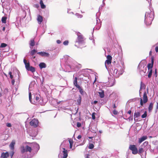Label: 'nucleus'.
I'll list each match as a JSON object with an SVG mask.
<instances>
[{
	"instance_id": "39",
	"label": "nucleus",
	"mask_w": 158,
	"mask_h": 158,
	"mask_svg": "<svg viewBox=\"0 0 158 158\" xmlns=\"http://www.w3.org/2000/svg\"><path fill=\"white\" fill-rule=\"evenodd\" d=\"M113 114L114 115H117L118 113V111L116 110H113Z\"/></svg>"
},
{
	"instance_id": "50",
	"label": "nucleus",
	"mask_w": 158,
	"mask_h": 158,
	"mask_svg": "<svg viewBox=\"0 0 158 158\" xmlns=\"http://www.w3.org/2000/svg\"><path fill=\"white\" fill-rule=\"evenodd\" d=\"M151 61H152V64H153V63H154V58L153 57H152L151 59Z\"/></svg>"
},
{
	"instance_id": "38",
	"label": "nucleus",
	"mask_w": 158,
	"mask_h": 158,
	"mask_svg": "<svg viewBox=\"0 0 158 158\" xmlns=\"http://www.w3.org/2000/svg\"><path fill=\"white\" fill-rule=\"evenodd\" d=\"M107 60H111L112 59V57L111 56L108 55L107 56Z\"/></svg>"
},
{
	"instance_id": "2",
	"label": "nucleus",
	"mask_w": 158,
	"mask_h": 158,
	"mask_svg": "<svg viewBox=\"0 0 158 158\" xmlns=\"http://www.w3.org/2000/svg\"><path fill=\"white\" fill-rule=\"evenodd\" d=\"M147 92H145L143 94V100L142 98H140V105L141 106H143V103H146L148 101V98L147 95V94L148 93V89H147Z\"/></svg>"
},
{
	"instance_id": "22",
	"label": "nucleus",
	"mask_w": 158,
	"mask_h": 158,
	"mask_svg": "<svg viewBox=\"0 0 158 158\" xmlns=\"http://www.w3.org/2000/svg\"><path fill=\"white\" fill-rule=\"evenodd\" d=\"M7 19V17L6 16L3 17L2 18V23H6V20Z\"/></svg>"
},
{
	"instance_id": "45",
	"label": "nucleus",
	"mask_w": 158,
	"mask_h": 158,
	"mask_svg": "<svg viewBox=\"0 0 158 158\" xmlns=\"http://www.w3.org/2000/svg\"><path fill=\"white\" fill-rule=\"evenodd\" d=\"M79 91H80V93L81 94H82L83 92V90L82 89H81H81H79Z\"/></svg>"
},
{
	"instance_id": "33",
	"label": "nucleus",
	"mask_w": 158,
	"mask_h": 158,
	"mask_svg": "<svg viewBox=\"0 0 158 158\" xmlns=\"http://www.w3.org/2000/svg\"><path fill=\"white\" fill-rule=\"evenodd\" d=\"M73 84L74 85H77V77H75L74 80L73 81Z\"/></svg>"
},
{
	"instance_id": "6",
	"label": "nucleus",
	"mask_w": 158,
	"mask_h": 158,
	"mask_svg": "<svg viewBox=\"0 0 158 158\" xmlns=\"http://www.w3.org/2000/svg\"><path fill=\"white\" fill-rule=\"evenodd\" d=\"M77 42L79 43H82L84 40V38L83 36L80 33L77 34Z\"/></svg>"
},
{
	"instance_id": "56",
	"label": "nucleus",
	"mask_w": 158,
	"mask_h": 158,
	"mask_svg": "<svg viewBox=\"0 0 158 158\" xmlns=\"http://www.w3.org/2000/svg\"><path fill=\"white\" fill-rule=\"evenodd\" d=\"M131 110H129L127 112V113L129 114H131Z\"/></svg>"
},
{
	"instance_id": "17",
	"label": "nucleus",
	"mask_w": 158,
	"mask_h": 158,
	"mask_svg": "<svg viewBox=\"0 0 158 158\" xmlns=\"http://www.w3.org/2000/svg\"><path fill=\"white\" fill-rule=\"evenodd\" d=\"M144 148L143 147H140L139 148L138 150V153L139 154H140L143 153L144 152V150H143V148Z\"/></svg>"
},
{
	"instance_id": "52",
	"label": "nucleus",
	"mask_w": 158,
	"mask_h": 158,
	"mask_svg": "<svg viewBox=\"0 0 158 158\" xmlns=\"http://www.w3.org/2000/svg\"><path fill=\"white\" fill-rule=\"evenodd\" d=\"M89 154H87L86 155L85 158H89Z\"/></svg>"
},
{
	"instance_id": "20",
	"label": "nucleus",
	"mask_w": 158,
	"mask_h": 158,
	"mask_svg": "<svg viewBox=\"0 0 158 158\" xmlns=\"http://www.w3.org/2000/svg\"><path fill=\"white\" fill-rule=\"evenodd\" d=\"M40 5L42 9L45 8L46 6L44 4L43 1L42 0H40Z\"/></svg>"
},
{
	"instance_id": "9",
	"label": "nucleus",
	"mask_w": 158,
	"mask_h": 158,
	"mask_svg": "<svg viewBox=\"0 0 158 158\" xmlns=\"http://www.w3.org/2000/svg\"><path fill=\"white\" fill-rule=\"evenodd\" d=\"M63 158H66L68 156V151L67 150H66L65 148H63Z\"/></svg>"
},
{
	"instance_id": "19",
	"label": "nucleus",
	"mask_w": 158,
	"mask_h": 158,
	"mask_svg": "<svg viewBox=\"0 0 158 158\" xmlns=\"http://www.w3.org/2000/svg\"><path fill=\"white\" fill-rule=\"evenodd\" d=\"M30 46L33 47L35 45V42L34 39H31L30 40L29 43Z\"/></svg>"
},
{
	"instance_id": "3",
	"label": "nucleus",
	"mask_w": 158,
	"mask_h": 158,
	"mask_svg": "<svg viewBox=\"0 0 158 158\" xmlns=\"http://www.w3.org/2000/svg\"><path fill=\"white\" fill-rule=\"evenodd\" d=\"M21 151L22 153L25 152H29L31 153L32 151V148L31 147L26 145L25 146H22L21 147Z\"/></svg>"
},
{
	"instance_id": "18",
	"label": "nucleus",
	"mask_w": 158,
	"mask_h": 158,
	"mask_svg": "<svg viewBox=\"0 0 158 158\" xmlns=\"http://www.w3.org/2000/svg\"><path fill=\"white\" fill-rule=\"evenodd\" d=\"M140 115V113L139 112H135L134 114V119L135 120V118H137Z\"/></svg>"
},
{
	"instance_id": "1",
	"label": "nucleus",
	"mask_w": 158,
	"mask_h": 158,
	"mask_svg": "<svg viewBox=\"0 0 158 158\" xmlns=\"http://www.w3.org/2000/svg\"><path fill=\"white\" fill-rule=\"evenodd\" d=\"M23 62L25 65V68L27 70L30 71L33 73L35 72V68L32 66H30L29 63V62H27L26 59H23Z\"/></svg>"
},
{
	"instance_id": "43",
	"label": "nucleus",
	"mask_w": 158,
	"mask_h": 158,
	"mask_svg": "<svg viewBox=\"0 0 158 158\" xmlns=\"http://www.w3.org/2000/svg\"><path fill=\"white\" fill-rule=\"evenodd\" d=\"M6 126L8 127H11L12 126L11 124L10 123H7L6 124Z\"/></svg>"
},
{
	"instance_id": "42",
	"label": "nucleus",
	"mask_w": 158,
	"mask_h": 158,
	"mask_svg": "<svg viewBox=\"0 0 158 158\" xmlns=\"http://www.w3.org/2000/svg\"><path fill=\"white\" fill-rule=\"evenodd\" d=\"M77 127H79L81 126V124L80 122H77Z\"/></svg>"
},
{
	"instance_id": "35",
	"label": "nucleus",
	"mask_w": 158,
	"mask_h": 158,
	"mask_svg": "<svg viewBox=\"0 0 158 158\" xmlns=\"http://www.w3.org/2000/svg\"><path fill=\"white\" fill-rule=\"evenodd\" d=\"M111 62V60H107L105 61V63L109 65L110 64Z\"/></svg>"
},
{
	"instance_id": "44",
	"label": "nucleus",
	"mask_w": 158,
	"mask_h": 158,
	"mask_svg": "<svg viewBox=\"0 0 158 158\" xmlns=\"http://www.w3.org/2000/svg\"><path fill=\"white\" fill-rule=\"evenodd\" d=\"M29 99L30 100V101H31V92H29Z\"/></svg>"
},
{
	"instance_id": "62",
	"label": "nucleus",
	"mask_w": 158,
	"mask_h": 158,
	"mask_svg": "<svg viewBox=\"0 0 158 158\" xmlns=\"http://www.w3.org/2000/svg\"><path fill=\"white\" fill-rule=\"evenodd\" d=\"M93 137H89V138L90 139H92L93 138Z\"/></svg>"
},
{
	"instance_id": "53",
	"label": "nucleus",
	"mask_w": 158,
	"mask_h": 158,
	"mask_svg": "<svg viewBox=\"0 0 158 158\" xmlns=\"http://www.w3.org/2000/svg\"><path fill=\"white\" fill-rule=\"evenodd\" d=\"M56 42L58 44H60L61 43V41L60 40H57L56 41Z\"/></svg>"
},
{
	"instance_id": "59",
	"label": "nucleus",
	"mask_w": 158,
	"mask_h": 158,
	"mask_svg": "<svg viewBox=\"0 0 158 158\" xmlns=\"http://www.w3.org/2000/svg\"><path fill=\"white\" fill-rule=\"evenodd\" d=\"M156 109H158V102H157V105L156 106Z\"/></svg>"
},
{
	"instance_id": "54",
	"label": "nucleus",
	"mask_w": 158,
	"mask_h": 158,
	"mask_svg": "<svg viewBox=\"0 0 158 158\" xmlns=\"http://www.w3.org/2000/svg\"><path fill=\"white\" fill-rule=\"evenodd\" d=\"M14 152L12 151L11 153L10 154V156H11V157H12L14 154Z\"/></svg>"
},
{
	"instance_id": "21",
	"label": "nucleus",
	"mask_w": 158,
	"mask_h": 158,
	"mask_svg": "<svg viewBox=\"0 0 158 158\" xmlns=\"http://www.w3.org/2000/svg\"><path fill=\"white\" fill-rule=\"evenodd\" d=\"M145 85L143 83L142 81H141L140 82V86L139 91H140L143 88L145 89Z\"/></svg>"
},
{
	"instance_id": "32",
	"label": "nucleus",
	"mask_w": 158,
	"mask_h": 158,
	"mask_svg": "<svg viewBox=\"0 0 158 158\" xmlns=\"http://www.w3.org/2000/svg\"><path fill=\"white\" fill-rule=\"evenodd\" d=\"M7 46V44L4 43H2L1 44V45L0 46L1 48H4Z\"/></svg>"
},
{
	"instance_id": "23",
	"label": "nucleus",
	"mask_w": 158,
	"mask_h": 158,
	"mask_svg": "<svg viewBox=\"0 0 158 158\" xmlns=\"http://www.w3.org/2000/svg\"><path fill=\"white\" fill-rule=\"evenodd\" d=\"M37 52V51L35 49L32 50L30 52V54L32 56H34Z\"/></svg>"
},
{
	"instance_id": "30",
	"label": "nucleus",
	"mask_w": 158,
	"mask_h": 158,
	"mask_svg": "<svg viewBox=\"0 0 158 158\" xmlns=\"http://www.w3.org/2000/svg\"><path fill=\"white\" fill-rule=\"evenodd\" d=\"M147 116V112L146 111H145L144 113L142 115V116H141V117L142 118H146Z\"/></svg>"
},
{
	"instance_id": "31",
	"label": "nucleus",
	"mask_w": 158,
	"mask_h": 158,
	"mask_svg": "<svg viewBox=\"0 0 158 158\" xmlns=\"http://www.w3.org/2000/svg\"><path fill=\"white\" fill-rule=\"evenodd\" d=\"M94 145L92 143H90L89 144L88 148L90 149H92L94 148Z\"/></svg>"
},
{
	"instance_id": "41",
	"label": "nucleus",
	"mask_w": 158,
	"mask_h": 158,
	"mask_svg": "<svg viewBox=\"0 0 158 158\" xmlns=\"http://www.w3.org/2000/svg\"><path fill=\"white\" fill-rule=\"evenodd\" d=\"M9 74L10 75V78L11 79H12L13 78V76L11 72H9Z\"/></svg>"
},
{
	"instance_id": "15",
	"label": "nucleus",
	"mask_w": 158,
	"mask_h": 158,
	"mask_svg": "<svg viewBox=\"0 0 158 158\" xmlns=\"http://www.w3.org/2000/svg\"><path fill=\"white\" fill-rule=\"evenodd\" d=\"M153 106V103L152 102H151L148 106V111L149 112L152 111Z\"/></svg>"
},
{
	"instance_id": "36",
	"label": "nucleus",
	"mask_w": 158,
	"mask_h": 158,
	"mask_svg": "<svg viewBox=\"0 0 158 158\" xmlns=\"http://www.w3.org/2000/svg\"><path fill=\"white\" fill-rule=\"evenodd\" d=\"M33 145H34L35 147L37 148V149L39 150L40 148L38 144L35 143H32Z\"/></svg>"
},
{
	"instance_id": "46",
	"label": "nucleus",
	"mask_w": 158,
	"mask_h": 158,
	"mask_svg": "<svg viewBox=\"0 0 158 158\" xmlns=\"http://www.w3.org/2000/svg\"><path fill=\"white\" fill-rule=\"evenodd\" d=\"M128 119H129V120H133V116L132 115L131 116H130V117H129L128 118Z\"/></svg>"
},
{
	"instance_id": "40",
	"label": "nucleus",
	"mask_w": 158,
	"mask_h": 158,
	"mask_svg": "<svg viewBox=\"0 0 158 158\" xmlns=\"http://www.w3.org/2000/svg\"><path fill=\"white\" fill-rule=\"evenodd\" d=\"M69 43V41L68 40H65L63 42V44L65 45H68Z\"/></svg>"
},
{
	"instance_id": "57",
	"label": "nucleus",
	"mask_w": 158,
	"mask_h": 158,
	"mask_svg": "<svg viewBox=\"0 0 158 158\" xmlns=\"http://www.w3.org/2000/svg\"><path fill=\"white\" fill-rule=\"evenodd\" d=\"M98 103V101H95L94 102V103L95 104H96Z\"/></svg>"
},
{
	"instance_id": "11",
	"label": "nucleus",
	"mask_w": 158,
	"mask_h": 158,
	"mask_svg": "<svg viewBox=\"0 0 158 158\" xmlns=\"http://www.w3.org/2000/svg\"><path fill=\"white\" fill-rule=\"evenodd\" d=\"M37 19L38 23L40 24L43 21V17L40 15H38Z\"/></svg>"
},
{
	"instance_id": "4",
	"label": "nucleus",
	"mask_w": 158,
	"mask_h": 158,
	"mask_svg": "<svg viewBox=\"0 0 158 158\" xmlns=\"http://www.w3.org/2000/svg\"><path fill=\"white\" fill-rule=\"evenodd\" d=\"M129 148L132 151V153L133 154L136 155L138 153V150L135 145H130Z\"/></svg>"
},
{
	"instance_id": "37",
	"label": "nucleus",
	"mask_w": 158,
	"mask_h": 158,
	"mask_svg": "<svg viewBox=\"0 0 158 158\" xmlns=\"http://www.w3.org/2000/svg\"><path fill=\"white\" fill-rule=\"evenodd\" d=\"M96 113L95 112H94L92 113V118L93 120H94L95 119V115Z\"/></svg>"
},
{
	"instance_id": "14",
	"label": "nucleus",
	"mask_w": 158,
	"mask_h": 158,
	"mask_svg": "<svg viewBox=\"0 0 158 158\" xmlns=\"http://www.w3.org/2000/svg\"><path fill=\"white\" fill-rule=\"evenodd\" d=\"M145 17L148 18L149 19H152V20L153 19V16L151 13H146L145 14Z\"/></svg>"
},
{
	"instance_id": "49",
	"label": "nucleus",
	"mask_w": 158,
	"mask_h": 158,
	"mask_svg": "<svg viewBox=\"0 0 158 158\" xmlns=\"http://www.w3.org/2000/svg\"><path fill=\"white\" fill-rule=\"evenodd\" d=\"M4 92L6 93H7L8 92V88H6L4 89Z\"/></svg>"
},
{
	"instance_id": "24",
	"label": "nucleus",
	"mask_w": 158,
	"mask_h": 158,
	"mask_svg": "<svg viewBox=\"0 0 158 158\" xmlns=\"http://www.w3.org/2000/svg\"><path fill=\"white\" fill-rule=\"evenodd\" d=\"M148 142L147 141H146L142 144V145L141 146V147H143V148H145V147L148 146Z\"/></svg>"
},
{
	"instance_id": "47",
	"label": "nucleus",
	"mask_w": 158,
	"mask_h": 158,
	"mask_svg": "<svg viewBox=\"0 0 158 158\" xmlns=\"http://www.w3.org/2000/svg\"><path fill=\"white\" fill-rule=\"evenodd\" d=\"M75 86H76L78 89H80L81 88V87L77 84V85H75Z\"/></svg>"
},
{
	"instance_id": "55",
	"label": "nucleus",
	"mask_w": 158,
	"mask_h": 158,
	"mask_svg": "<svg viewBox=\"0 0 158 158\" xmlns=\"http://www.w3.org/2000/svg\"><path fill=\"white\" fill-rule=\"evenodd\" d=\"M81 138V135H79L77 137L78 139H79Z\"/></svg>"
},
{
	"instance_id": "48",
	"label": "nucleus",
	"mask_w": 158,
	"mask_h": 158,
	"mask_svg": "<svg viewBox=\"0 0 158 158\" xmlns=\"http://www.w3.org/2000/svg\"><path fill=\"white\" fill-rule=\"evenodd\" d=\"M15 82V81L14 79H12L11 81V84L12 85H14Z\"/></svg>"
},
{
	"instance_id": "64",
	"label": "nucleus",
	"mask_w": 158,
	"mask_h": 158,
	"mask_svg": "<svg viewBox=\"0 0 158 158\" xmlns=\"http://www.w3.org/2000/svg\"><path fill=\"white\" fill-rule=\"evenodd\" d=\"M151 53H152V51H150V53H149V54L150 55L151 54Z\"/></svg>"
},
{
	"instance_id": "61",
	"label": "nucleus",
	"mask_w": 158,
	"mask_h": 158,
	"mask_svg": "<svg viewBox=\"0 0 158 158\" xmlns=\"http://www.w3.org/2000/svg\"><path fill=\"white\" fill-rule=\"evenodd\" d=\"M35 56H33L32 57V58H33V59H35Z\"/></svg>"
},
{
	"instance_id": "51",
	"label": "nucleus",
	"mask_w": 158,
	"mask_h": 158,
	"mask_svg": "<svg viewBox=\"0 0 158 158\" xmlns=\"http://www.w3.org/2000/svg\"><path fill=\"white\" fill-rule=\"evenodd\" d=\"M155 51L156 52H158V46H156L155 48Z\"/></svg>"
},
{
	"instance_id": "8",
	"label": "nucleus",
	"mask_w": 158,
	"mask_h": 158,
	"mask_svg": "<svg viewBox=\"0 0 158 158\" xmlns=\"http://www.w3.org/2000/svg\"><path fill=\"white\" fill-rule=\"evenodd\" d=\"M153 20H152V19L148 18L145 17V22L147 25H151L152 23V21Z\"/></svg>"
},
{
	"instance_id": "5",
	"label": "nucleus",
	"mask_w": 158,
	"mask_h": 158,
	"mask_svg": "<svg viewBox=\"0 0 158 158\" xmlns=\"http://www.w3.org/2000/svg\"><path fill=\"white\" fill-rule=\"evenodd\" d=\"M39 121L35 118L32 119L30 122V125L34 127H37L38 126Z\"/></svg>"
},
{
	"instance_id": "58",
	"label": "nucleus",
	"mask_w": 158,
	"mask_h": 158,
	"mask_svg": "<svg viewBox=\"0 0 158 158\" xmlns=\"http://www.w3.org/2000/svg\"><path fill=\"white\" fill-rule=\"evenodd\" d=\"M116 105H115V104H114L113 105V108H116Z\"/></svg>"
},
{
	"instance_id": "10",
	"label": "nucleus",
	"mask_w": 158,
	"mask_h": 158,
	"mask_svg": "<svg viewBox=\"0 0 158 158\" xmlns=\"http://www.w3.org/2000/svg\"><path fill=\"white\" fill-rule=\"evenodd\" d=\"M9 156V153L6 152L5 153L2 152L1 154V158H7Z\"/></svg>"
},
{
	"instance_id": "60",
	"label": "nucleus",
	"mask_w": 158,
	"mask_h": 158,
	"mask_svg": "<svg viewBox=\"0 0 158 158\" xmlns=\"http://www.w3.org/2000/svg\"><path fill=\"white\" fill-rule=\"evenodd\" d=\"M5 27H3L2 28V30L4 31H5Z\"/></svg>"
},
{
	"instance_id": "7",
	"label": "nucleus",
	"mask_w": 158,
	"mask_h": 158,
	"mask_svg": "<svg viewBox=\"0 0 158 158\" xmlns=\"http://www.w3.org/2000/svg\"><path fill=\"white\" fill-rule=\"evenodd\" d=\"M37 54L43 57H48L49 56V54L48 53L45 52H37Z\"/></svg>"
},
{
	"instance_id": "63",
	"label": "nucleus",
	"mask_w": 158,
	"mask_h": 158,
	"mask_svg": "<svg viewBox=\"0 0 158 158\" xmlns=\"http://www.w3.org/2000/svg\"><path fill=\"white\" fill-rule=\"evenodd\" d=\"M156 73H157V70H156V69H155V73L156 74Z\"/></svg>"
},
{
	"instance_id": "16",
	"label": "nucleus",
	"mask_w": 158,
	"mask_h": 158,
	"mask_svg": "<svg viewBox=\"0 0 158 158\" xmlns=\"http://www.w3.org/2000/svg\"><path fill=\"white\" fill-rule=\"evenodd\" d=\"M39 66L40 69H42V68H46V64L44 62H41L39 64Z\"/></svg>"
},
{
	"instance_id": "25",
	"label": "nucleus",
	"mask_w": 158,
	"mask_h": 158,
	"mask_svg": "<svg viewBox=\"0 0 158 158\" xmlns=\"http://www.w3.org/2000/svg\"><path fill=\"white\" fill-rule=\"evenodd\" d=\"M98 93H99L100 97L101 98H103L104 97V92L103 91H102L101 92H99Z\"/></svg>"
},
{
	"instance_id": "13",
	"label": "nucleus",
	"mask_w": 158,
	"mask_h": 158,
	"mask_svg": "<svg viewBox=\"0 0 158 158\" xmlns=\"http://www.w3.org/2000/svg\"><path fill=\"white\" fill-rule=\"evenodd\" d=\"M15 143V140H13L10 144L9 147L10 149L12 150H13L14 149V146Z\"/></svg>"
},
{
	"instance_id": "12",
	"label": "nucleus",
	"mask_w": 158,
	"mask_h": 158,
	"mask_svg": "<svg viewBox=\"0 0 158 158\" xmlns=\"http://www.w3.org/2000/svg\"><path fill=\"white\" fill-rule=\"evenodd\" d=\"M147 138V136H143L142 137L139 139L138 141L139 143H141L143 141L146 139Z\"/></svg>"
},
{
	"instance_id": "26",
	"label": "nucleus",
	"mask_w": 158,
	"mask_h": 158,
	"mask_svg": "<svg viewBox=\"0 0 158 158\" xmlns=\"http://www.w3.org/2000/svg\"><path fill=\"white\" fill-rule=\"evenodd\" d=\"M81 96H80L78 99L77 100V104L78 105H80L81 104Z\"/></svg>"
},
{
	"instance_id": "29",
	"label": "nucleus",
	"mask_w": 158,
	"mask_h": 158,
	"mask_svg": "<svg viewBox=\"0 0 158 158\" xmlns=\"http://www.w3.org/2000/svg\"><path fill=\"white\" fill-rule=\"evenodd\" d=\"M69 142L70 144L69 148H72L73 141L72 140H69Z\"/></svg>"
},
{
	"instance_id": "27",
	"label": "nucleus",
	"mask_w": 158,
	"mask_h": 158,
	"mask_svg": "<svg viewBox=\"0 0 158 158\" xmlns=\"http://www.w3.org/2000/svg\"><path fill=\"white\" fill-rule=\"evenodd\" d=\"M153 64L149 63L148 65V70L152 69V68L153 67Z\"/></svg>"
},
{
	"instance_id": "28",
	"label": "nucleus",
	"mask_w": 158,
	"mask_h": 158,
	"mask_svg": "<svg viewBox=\"0 0 158 158\" xmlns=\"http://www.w3.org/2000/svg\"><path fill=\"white\" fill-rule=\"evenodd\" d=\"M152 69H150L149 70V71L148 73V78H150L151 77L152 73Z\"/></svg>"
},
{
	"instance_id": "34",
	"label": "nucleus",
	"mask_w": 158,
	"mask_h": 158,
	"mask_svg": "<svg viewBox=\"0 0 158 158\" xmlns=\"http://www.w3.org/2000/svg\"><path fill=\"white\" fill-rule=\"evenodd\" d=\"M40 100V98L36 96L35 98V102H38Z\"/></svg>"
}]
</instances>
